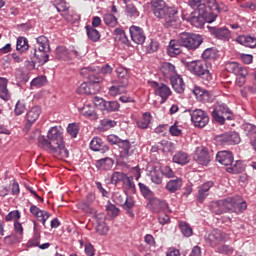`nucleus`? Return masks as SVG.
Segmentation results:
<instances>
[{
  "instance_id": "obj_1",
  "label": "nucleus",
  "mask_w": 256,
  "mask_h": 256,
  "mask_svg": "<svg viewBox=\"0 0 256 256\" xmlns=\"http://www.w3.org/2000/svg\"><path fill=\"white\" fill-rule=\"evenodd\" d=\"M41 147L53 155L56 159H69V150L65 147V140L63 139V132L57 127H52L47 134V137L41 136L39 129H36L28 137V141L33 143L37 141Z\"/></svg>"
},
{
  "instance_id": "obj_2",
  "label": "nucleus",
  "mask_w": 256,
  "mask_h": 256,
  "mask_svg": "<svg viewBox=\"0 0 256 256\" xmlns=\"http://www.w3.org/2000/svg\"><path fill=\"white\" fill-rule=\"evenodd\" d=\"M209 209L215 215H223V213L241 215L247 210V202L241 196L227 197L211 202Z\"/></svg>"
},
{
  "instance_id": "obj_3",
  "label": "nucleus",
  "mask_w": 256,
  "mask_h": 256,
  "mask_svg": "<svg viewBox=\"0 0 256 256\" xmlns=\"http://www.w3.org/2000/svg\"><path fill=\"white\" fill-rule=\"evenodd\" d=\"M151 10L158 19H165V27L177 29L181 25L179 18V9L176 7H167L163 0H151Z\"/></svg>"
},
{
  "instance_id": "obj_4",
  "label": "nucleus",
  "mask_w": 256,
  "mask_h": 256,
  "mask_svg": "<svg viewBox=\"0 0 256 256\" xmlns=\"http://www.w3.org/2000/svg\"><path fill=\"white\" fill-rule=\"evenodd\" d=\"M193 9H198L206 23H213L217 19V15L221 13L219 4L216 0H207L206 4L203 0H192L189 3Z\"/></svg>"
},
{
  "instance_id": "obj_5",
  "label": "nucleus",
  "mask_w": 256,
  "mask_h": 256,
  "mask_svg": "<svg viewBox=\"0 0 256 256\" xmlns=\"http://www.w3.org/2000/svg\"><path fill=\"white\" fill-rule=\"evenodd\" d=\"M186 67L190 73L196 75V77H200V79H204V81H211L213 76L211 75V64L203 61H192L186 62Z\"/></svg>"
},
{
  "instance_id": "obj_6",
  "label": "nucleus",
  "mask_w": 256,
  "mask_h": 256,
  "mask_svg": "<svg viewBox=\"0 0 256 256\" xmlns=\"http://www.w3.org/2000/svg\"><path fill=\"white\" fill-rule=\"evenodd\" d=\"M112 199L116 205H120V207L127 211L130 217H135V214L131 211L133 207H135V200H133V197H128L126 192H114Z\"/></svg>"
},
{
  "instance_id": "obj_7",
  "label": "nucleus",
  "mask_w": 256,
  "mask_h": 256,
  "mask_svg": "<svg viewBox=\"0 0 256 256\" xmlns=\"http://www.w3.org/2000/svg\"><path fill=\"white\" fill-rule=\"evenodd\" d=\"M178 43H180L182 47H186L189 51H195V49H199L203 43V37L199 34L183 33L181 37L178 38Z\"/></svg>"
},
{
  "instance_id": "obj_8",
  "label": "nucleus",
  "mask_w": 256,
  "mask_h": 256,
  "mask_svg": "<svg viewBox=\"0 0 256 256\" xmlns=\"http://www.w3.org/2000/svg\"><path fill=\"white\" fill-rule=\"evenodd\" d=\"M204 239L210 247H217V245H221V243H225L227 241L228 236L227 233L223 232L220 229H214L210 233H207L204 236Z\"/></svg>"
},
{
  "instance_id": "obj_9",
  "label": "nucleus",
  "mask_w": 256,
  "mask_h": 256,
  "mask_svg": "<svg viewBox=\"0 0 256 256\" xmlns=\"http://www.w3.org/2000/svg\"><path fill=\"white\" fill-rule=\"evenodd\" d=\"M182 19H184V21H188V23H191V25L197 29L205 28V18H203L199 9H194V11L189 15L182 14Z\"/></svg>"
},
{
  "instance_id": "obj_10",
  "label": "nucleus",
  "mask_w": 256,
  "mask_h": 256,
  "mask_svg": "<svg viewBox=\"0 0 256 256\" xmlns=\"http://www.w3.org/2000/svg\"><path fill=\"white\" fill-rule=\"evenodd\" d=\"M212 117L216 123L220 125H225L226 119H231V112L225 104L218 105L212 111Z\"/></svg>"
},
{
  "instance_id": "obj_11",
  "label": "nucleus",
  "mask_w": 256,
  "mask_h": 256,
  "mask_svg": "<svg viewBox=\"0 0 256 256\" xmlns=\"http://www.w3.org/2000/svg\"><path fill=\"white\" fill-rule=\"evenodd\" d=\"M51 50L34 48L30 52L31 62L39 65H45L49 61V53Z\"/></svg>"
},
{
  "instance_id": "obj_12",
  "label": "nucleus",
  "mask_w": 256,
  "mask_h": 256,
  "mask_svg": "<svg viewBox=\"0 0 256 256\" xmlns=\"http://www.w3.org/2000/svg\"><path fill=\"white\" fill-rule=\"evenodd\" d=\"M191 121L195 127H205L209 123V116L205 111L196 109L191 113Z\"/></svg>"
},
{
  "instance_id": "obj_13",
  "label": "nucleus",
  "mask_w": 256,
  "mask_h": 256,
  "mask_svg": "<svg viewBox=\"0 0 256 256\" xmlns=\"http://www.w3.org/2000/svg\"><path fill=\"white\" fill-rule=\"evenodd\" d=\"M120 159H128L135 153V148L129 140H122L118 144Z\"/></svg>"
},
{
  "instance_id": "obj_14",
  "label": "nucleus",
  "mask_w": 256,
  "mask_h": 256,
  "mask_svg": "<svg viewBox=\"0 0 256 256\" xmlns=\"http://www.w3.org/2000/svg\"><path fill=\"white\" fill-rule=\"evenodd\" d=\"M39 115H41V107L34 106L32 107L29 112L26 114L27 123L25 125L24 131L29 133V129L37 119H39Z\"/></svg>"
},
{
  "instance_id": "obj_15",
  "label": "nucleus",
  "mask_w": 256,
  "mask_h": 256,
  "mask_svg": "<svg viewBox=\"0 0 256 256\" xmlns=\"http://www.w3.org/2000/svg\"><path fill=\"white\" fill-rule=\"evenodd\" d=\"M148 207L152 213H161L166 209H169V204L165 200L159 198H150Z\"/></svg>"
},
{
  "instance_id": "obj_16",
  "label": "nucleus",
  "mask_w": 256,
  "mask_h": 256,
  "mask_svg": "<svg viewBox=\"0 0 256 256\" xmlns=\"http://www.w3.org/2000/svg\"><path fill=\"white\" fill-rule=\"evenodd\" d=\"M80 75L86 77V79L90 80L92 83L103 81V77L97 75L96 67H84L80 70Z\"/></svg>"
},
{
  "instance_id": "obj_17",
  "label": "nucleus",
  "mask_w": 256,
  "mask_h": 256,
  "mask_svg": "<svg viewBox=\"0 0 256 256\" xmlns=\"http://www.w3.org/2000/svg\"><path fill=\"white\" fill-rule=\"evenodd\" d=\"M152 87H157L155 94L158 95V97H161V103H165V101L171 97V88H169V86L165 84L159 86V83L152 82Z\"/></svg>"
},
{
  "instance_id": "obj_18",
  "label": "nucleus",
  "mask_w": 256,
  "mask_h": 256,
  "mask_svg": "<svg viewBox=\"0 0 256 256\" xmlns=\"http://www.w3.org/2000/svg\"><path fill=\"white\" fill-rule=\"evenodd\" d=\"M194 159L196 162L199 163V165H209V163L211 162L209 150L205 147L197 148Z\"/></svg>"
},
{
  "instance_id": "obj_19",
  "label": "nucleus",
  "mask_w": 256,
  "mask_h": 256,
  "mask_svg": "<svg viewBox=\"0 0 256 256\" xmlns=\"http://www.w3.org/2000/svg\"><path fill=\"white\" fill-rule=\"evenodd\" d=\"M170 83L175 93H178V95H183V93H185V82L181 75L177 74L175 76H171Z\"/></svg>"
},
{
  "instance_id": "obj_20",
  "label": "nucleus",
  "mask_w": 256,
  "mask_h": 256,
  "mask_svg": "<svg viewBox=\"0 0 256 256\" xmlns=\"http://www.w3.org/2000/svg\"><path fill=\"white\" fill-rule=\"evenodd\" d=\"M234 159L235 157L233 156V152L227 150L220 151L216 155V161H218V163L224 165L225 167L231 165Z\"/></svg>"
},
{
  "instance_id": "obj_21",
  "label": "nucleus",
  "mask_w": 256,
  "mask_h": 256,
  "mask_svg": "<svg viewBox=\"0 0 256 256\" xmlns=\"http://www.w3.org/2000/svg\"><path fill=\"white\" fill-rule=\"evenodd\" d=\"M242 129L245 131V134L250 139V144L252 145L254 151H256V126L253 124H243Z\"/></svg>"
},
{
  "instance_id": "obj_22",
  "label": "nucleus",
  "mask_w": 256,
  "mask_h": 256,
  "mask_svg": "<svg viewBox=\"0 0 256 256\" xmlns=\"http://www.w3.org/2000/svg\"><path fill=\"white\" fill-rule=\"evenodd\" d=\"M214 183L213 181H208L202 184L200 187H198V195L197 199L199 203H203L207 197H209V189L213 187Z\"/></svg>"
},
{
  "instance_id": "obj_23",
  "label": "nucleus",
  "mask_w": 256,
  "mask_h": 256,
  "mask_svg": "<svg viewBox=\"0 0 256 256\" xmlns=\"http://www.w3.org/2000/svg\"><path fill=\"white\" fill-rule=\"evenodd\" d=\"M90 149L92 151H99L100 153H107L109 146L103 143V140L99 137H94L90 142Z\"/></svg>"
},
{
  "instance_id": "obj_24",
  "label": "nucleus",
  "mask_w": 256,
  "mask_h": 256,
  "mask_svg": "<svg viewBox=\"0 0 256 256\" xmlns=\"http://www.w3.org/2000/svg\"><path fill=\"white\" fill-rule=\"evenodd\" d=\"M120 35V39H124L128 42L129 41V37L132 39L133 42L136 43V45H143L145 43V39H147V37H145L142 33H128V35L126 33H119Z\"/></svg>"
},
{
  "instance_id": "obj_25",
  "label": "nucleus",
  "mask_w": 256,
  "mask_h": 256,
  "mask_svg": "<svg viewBox=\"0 0 256 256\" xmlns=\"http://www.w3.org/2000/svg\"><path fill=\"white\" fill-rule=\"evenodd\" d=\"M57 59H63V57H67L68 55H73L74 57H81V52L77 49H72L67 51V48L64 46H59L56 48Z\"/></svg>"
},
{
  "instance_id": "obj_26",
  "label": "nucleus",
  "mask_w": 256,
  "mask_h": 256,
  "mask_svg": "<svg viewBox=\"0 0 256 256\" xmlns=\"http://www.w3.org/2000/svg\"><path fill=\"white\" fill-rule=\"evenodd\" d=\"M236 41L240 43V45H244V47H249L250 49H255L256 47V38L253 36L243 34L238 36Z\"/></svg>"
},
{
  "instance_id": "obj_27",
  "label": "nucleus",
  "mask_w": 256,
  "mask_h": 256,
  "mask_svg": "<svg viewBox=\"0 0 256 256\" xmlns=\"http://www.w3.org/2000/svg\"><path fill=\"white\" fill-rule=\"evenodd\" d=\"M181 43H179V39L177 40H171L169 43V46L167 48V53L169 57H177V55L181 54Z\"/></svg>"
},
{
  "instance_id": "obj_28",
  "label": "nucleus",
  "mask_w": 256,
  "mask_h": 256,
  "mask_svg": "<svg viewBox=\"0 0 256 256\" xmlns=\"http://www.w3.org/2000/svg\"><path fill=\"white\" fill-rule=\"evenodd\" d=\"M115 164V160L113 158H102L98 161H96V167L100 169V171H109L113 168V165Z\"/></svg>"
},
{
  "instance_id": "obj_29",
  "label": "nucleus",
  "mask_w": 256,
  "mask_h": 256,
  "mask_svg": "<svg viewBox=\"0 0 256 256\" xmlns=\"http://www.w3.org/2000/svg\"><path fill=\"white\" fill-rule=\"evenodd\" d=\"M227 173H232L234 175H239V173H243L245 171V167L243 166V162L237 160H233L228 167H226Z\"/></svg>"
},
{
  "instance_id": "obj_30",
  "label": "nucleus",
  "mask_w": 256,
  "mask_h": 256,
  "mask_svg": "<svg viewBox=\"0 0 256 256\" xmlns=\"http://www.w3.org/2000/svg\"><path fill=\"white\" fill-rule=\"evenodd\" d=\"M181 187H183V179L176 178L168 181L165 189L168 190L169 193H177Z\"/></svg>"
},
{
  "instance_id": "obj_31",
  "label": "nucleus",
  "mask_w": 256,
  "mask_h": 256,
  "mask_svg": "<svg viewBox=\"0 0 256 256\" xmlns=\"http://www.w3.org/2000/svg\"><path fill=\"white\" fill-rule=\"evenodd\" d=\"M161 73L166 77V79H171V77H175L177 71L175 70V65L165 62L162 64Z\"/></svg>"
},
{
  "instance_id": "obj_32",
  "label": "nucleus",
  "mask_w": 256,
  "mask_h": 256,
  "mask_svg": "<svg viewBox=\"0 0 256 256\" xmlns=\"http://www.w3.org/2000/svg\"><path fill=\"white\" fill-rule=\"evenodd\" d=\"M118 83H122V87H127L129 85V74L127 69L123 67H118L116 69Z\"/></svg>"
},
{
  "instance_id": "obj_33",
  "label": "nucleus",
  "mask_w": 256,
  "mask_h": 256,
  "mask_svg": "<svg viewBox=\"0 0 256 256\" xmlns=\"http://www.w3.org/2000/svg\"><path fill=\"white\" fill-rule=\"evenodd\" d=\"M202 59L205 61H215L219 59V50L217 48H207L202 53Z\"/></svg>"
},
{
  "instance_id": "obj_34",
  "label": "nucleus",
  "mask_w": 256,
  "mask_h": 256,
  "mask_svg": "<svg viewBox=\"0 0 256 256\" xmlns=\"http://www.w3.org/2000/svg\"><path fill=\"white\" fill-rule=\"evenodd\" d=\"M79 111L84 117H90V119H93L94 121H96V119H99L97 112H95V108L89 105H84L82 108H79Z\"/></svg>"
},
{
  "instance_id": "obj_35",
  "label": "nucleus",
  "mask_w": 256,
  "mask_h": 256,
  "mask_svg": "<svg viewBox=\"0 0 256 256\" xmlns=\"http://www.w3.org/2000/svg\"><path fill=\"white\" fill-rule=\"evenodd\" d=\"M150 179L155 185H161L163 183V173L157 168H152Z\"/></svg>"
},
{
  "instance_id": "obj_36",
  "label": "nucleus",
  "mask_w": 256,
  "mask_h": 256,
  "mask_svg": "<svg viewBox=\"0 0 256 256\" xmlns=\"http://www.w3.org/2000/svg\"><path fill=\"white\" fill-rule=\"evenodd\" d=\"M173 163L187 165L189 163V155L183 151H179L173 156Z\"/></svg>"
},
{
  "instance_id": "obj_37",
  "label": "nucleus",
  "mask_w": 256,
  "mask_h": 256,
  "mask_svg": "<svg viewBox=\"0 0 256 256\" xmlns=\"http://www.w3.org/2000/svg\"><path fill=\"white\" fill-rule=\"evenodd\" d=\"M151 124V113L145 112L140 120L137 121L139 129H147Z\"/></svg>"
},
{
  "instance_id": "obj_38",
  "label": "nucleus",
  "mask_w": 256,
  "mask_h": 256,
  "mask_svg": "<svg viewBox=\"0 0 256 256\" xmlns=\"http://www.w3.org/2000/svg\"><path fill=\"white\" fill-rule=\"evenodd\" d=\"M126 87L127 86H123V83L118 82V85L109 88V95H111V97H117V95H121V93L125 92Z\"/></svg>"
},
{
  "instance_id": "obj_39",
  "label": "nucleus",
  "mask_w": 256,
  "mask_h": 256,
  "mask_svg": "<svg viewBox=\"0 0 256 256\" xmlns=\"http://www.w3.org/2000/svg\"><path fill=\"white\" fill-rule=\"evenodd\" d=\"M37 42V49H46L47 51H51V46H49V38L47 36H39L36 39Z\"/></svg>"
},
{
  "instance_id": "obj_40",
  "label": "nucleus",
  "mask_w": 256,
  "mask_h": 256,
  "mask_svg": "<svg viewBox=\"0 0 256 256\" xmlns=\"http://www.w3.org/2000/svg\"><path fill=\"white\" fill-rule=\"evenodd\" d=\"M113 69H115V65L104 64L101 67H96V75H99V73L102 75H111Z\"/></svg>"
},
{
  "instance_id": "obj_41",
  "label": "nucleus",
  "mask_w": 256,
  "mask_h": 256,
  "mask_svg": "<svg viewBox=\"0 0 256 256\" xmlns=\"http://www.w3.org/2000/svg\"><path fill=\"white\" fill-rule=\"evenodd\" d=\"M16 49L17 51H20V53H24V51H27V49H29V43L27 42V38L19 37L17 39Z\"/></svg>"
},
{
  "instance_id": "obj_42",
  "label": "nucleus",
  "mask_w": 256,
  "mask_h": 256,
  "mask_svg": "<svg viewBox=\"0 0 256 256\" xmlns=\"http://www.w3.org/2000/svg\"><path fill=\"white\" fill-rule=\"evenodd\" d=\"M139 189H140V193H142L143 197H145V199H149V201L151 199H153V191H151V189L149 188V186L143 184V183H138Z\"/></svg>"
},
{
  "instance_id": "obj_43",
  "label": "nucleus",
  "mask_w": 256,
  "mask_h": 256,
  "mask_svg": "<svg viewBox=\"0 0 256 256\" xmlns=\"http://www.w3.org/2000/svg\"><path fill=\"white\" fill-rule=\"evenodd\" d=\"M119 107H121V105L118 101H106L104 111H107L108 113H113L115 111H119Z\"/></svg>"
},
{
  "instance_id": "obj_44",
  "label": "nucleus",
  "mask_w": 256,
  "mask_h": 256,
  "mask_svg": "<svg viewBox=\"0 0 256 256\" xmlns=\"http://www.w3.org/2000/svg\"><path fill=\"white\" fill-rule=\"evenodd\" d=\"M179 227L184 237H191L193 235V228L186 222H180Z\"/></svg>"
},
{
  "instance_id": "obj_45",
  "label": "nucleus",
  "mask_w": 256,
  "mask_h": 256,
  "mask_svg": "<svg viewBox=\"0 0 256 256\" xmlns=\"http://www.w3.org/2000/svg\"><path fill=\"white\" fill-rule=\"evenodd\" d=\"M64 19H66V21L68 23H77V21H79V15H77V13H75V11L71 10V11H67L64 14H62Z\"/></svg>"
},
{
  "instance_id": "obj_46",
  "label": "nucleus",
  "mask_w": 256,
  "mask_h": 256,
  "mask_svg": "<svg viewBox=\"0 0 256 256\" xmlns=\"http://www.w3.org/2000/svg\"><path fill=\"white\" fill-rule=\"evenodd\" d=\"M115 125H117V122H115L114 120L103 119L100 121V130L109 131V129L115 127Z\"/></svg>"
},
{
  "instance_id": "obj_47",
  "label": "nucleus",
  "mask_w": 256,
  "mask_h": 256,
  "mask_svg": "<svg viewBox=\"0 0 256 256\" xmlns=\"http://www.w3.org/2000/svg\"><path fill=\"white\" fill-rule=\"evenodd\" d=\"M25 111H27V104L25 103V100H18L14 109L15 115H23Z\"/></svg>"
},
{
  "instance_id": "obj_48",
  "label": "nucleus",
  "mask_w": 256,
  "mask_h": 256,
  "mask_svg": "<svg viewBox=\"0 0 256 256\" xmlns=\"http://www.w3.org/2000/svg\"><path fill=\"white\" fill-rule=\"evenodd\" d=\"M54 7L57 9L58 13H67L69 11V4L65 2L64 0H58Z\"/></svg>"
},
{
  "instance_id": "obj_49",
  "label": "nucleus",
  "mask_w": 256,
  "mask_h": 256,
  "mask_svg": "<svg viewBox=\"0 0 256 256\" xmlns=\"http://www.w3.org/2000/svg\"><path fill=\"white\" fill-rule=\"evenodd\" d=\"M103 19L105 25L110 27H115V25H117V18L113 14H105Z\"/></svg>"
},
{
  "instance_id": "obj_50",
  "label": "nucleus",
  "mask_w": 256,
  "mask_h": 256,
  "mask_svg": "<svg viewBox=\"0 0 256 256\" xmlns=\"http://www.w3.org/2000/svg\"><path fill=\"white\" fill-rule=\"evenodd\" d=\"M106 211L108 215H110L111 217H117V215H119L120 210L119 208H117V206L111 204V202H108L106 205Z\"/></svg>"
},
{
  "instance_id": "obj_51",
  "label": "nucleus",
  "mask_w": 256,
  "mask_h": 256,
  "mask_svg": "<svg viewBox=\"0 0 256 256\" xmlns=\"http://www.w3.org/2000/svg\"><path fill=\"white\" fill-rule=\"evenodd\" d=\"M39 241H41V234L35 232L34 236L27 242V247H39Z\"/></svg>"
},
{
  "instance_id": "obj_52",
  "label": "nucleus",
  "mask_w": 256,
  "mask_h": 256,
  "mask_svg": "<svg viewBox=\"0 0 256 256\" xmlns=\"http://www.w3.org/2000/svg\"><path fill=\"white\" fill-rule=\"evenodd\" d=\"M126 15L128 17H139V11L133 4L126 5Z\"/></svg>"
},
{
  "instance_id": "obj_53",
  "label": "nucleus",
  "mask_w": 256,
  "mask_h": 256,
  "mask_svg": "<svg viewBox=\"0 0 256 256\" xmlns=\"http://www.w3.org/2000/svg\"><path fill=\"white\" fill-rule=\"evenodd\" d=\"M47 83V77L40 76L31 81V87H43Z\"/></svg>"
},
{
  "instance_id": "obj_54",
  "label": "nucleus",
  "mask_w": 256,
  "mask_h": 256,
  "mask_svg": "<svg viewBox=\"0 0 256 256\" xmlns=\"http://www.w3.org/2000/svg\"><path fill=\"white\" fill-rule=\"evenodd\" d=\"M229 135V145H237L241 143V137L237 132H228Z\"/></svg>"
},
{
  "instance_id": "obj_55",
  "label": "nucleus",
  "mask_w": 256,
  "mask_h": 256,
  "mask_svg": "<svg viewBox=\"0 0 256 256\" xmlns=\"http://www.w3.org/2000/svg\"><path fill=\"white\" fill-rule=\"evenodd\" d=\"M240 66L241 64L237 62H228L226 64V70H228L229 73H234V75H236L239 71Z\"/></svg>"
},
{
  "instance_id": "obj_56",
  "label": "nucleus",
  "mask_w": 256,
  "mask_h": 256,
  "mask_svg": "<svg viewBox=\"0 0 256 256\" xmlns=\"http://www.w3.org/2000/svg\"><path fill=\"white\" fill-rule=\"evenodd\" d=\"M169 133L173 135V137H179L181 133H183V130L181 126L177 125V122H175L174 125L169 128Z\"/></svg>"
},
{
  "instance_id": "obj_57",
  "label": "nucleus",
  "mask_w": 256,
  "mask_h": 256,
  "mask_svg": "<svg viewBox=\"0 0 256 256\" xmlns=\"http://www.w3.org/2000/svg\"><path fill=\"white\" fill-rule=\"evenodd\" d=\"M125 173L123 172H114L111 176V183L117 185L120 181H123Z\"/></svg>"
},
{
  "instance_id": "obj_58",
  "label": "nucleus",
  "mask_w": 256,
  "mask_h": 256,
  "mask_svg": "<svg viewBox=\"0 0 256 256\" xmlns=\"http://www.w3.org/2000/svg\"><path fill=\"white\" fill-rule=\"evenodd\" d=\"M90 82H84L82 83L78 88V93H84V95H91L92 93H95V91H90Z\"/></svg>"
},
{
  "instance_id": "obj_59",
  "label": "nucleus",
  "mask_w": 256,
  "mask_h": 256,
  "mask_svg": "<svg viewBox=\"0 0 256 256\" xmlns=\"http://www.w3.org/2000/svg\"><path fill=\"white\" fill-rule=\"evenodd\" d=\"M50 215L49 212L44 211V210H40L37 214H36V218L38 219V221H41L42 225H44L45 227V222L47 221V219H49Z\"/></svg>"
},
{
  "instance_id": "obj_60",
  "label": "nucleus",
  "mask_w": 256,
  "mask_h": 256,
  "mask_svg": "<svg viewBox=\"0 0 256 256\" xmlns=\"http://www.w3.org/2000/svg\"><path fill=\"white\" fill-rule=\"evenodd\" d=\"M108 231H109V227H107V224H105V222H100L97 224L96 232L99 235H107Z\"/></svg>"
},
{
  "instance_id": "obj_61",
  "label": "nucleus",
  "mask_w": 256,
  "mask_h": 256,
  "mask_svg": "<svg viewBox=\"0 0 256 256\" xmlns=\"http://www.w3.org/2000/svg\"><path fill=\"white\" fill-rule=\"evenodd\" d=\"M160 171L162 173V176L164 175V177H167V179H171V178L175 177V172L169 166L163 167L162 170H160Z\"/></svg>"
},
{
  "instance_id": "obj_62",
  "label": "nucleus",
  "mask_w": 256,
  "mask_h": 256,
  "mask_svg": "<svg viewBox=\"0 0 256 256\" xmlns=\"http://www.w3.org/2000/svg\"><path fill=\"white\" fill-rule=\"evenodd\" d=\"M122 140L123 139L119 138V136L115 134H110L107 136L108 143H110V145H117V147L119 146Z\"/></svg>"
},
{
  "instance_id": "obj_63",
  "label": "nucleus",
  "mask_w": 256,
  "mask_h": 256,
  "mask_svg": "<svg viewBox=\"0 0 256 256\" xmlns=\"http://www.w3.org/2000/svg\"><path fill=\"white\" fill-rule=\"evenodd\" d=\"M67 133L73 138L77 137L79 133V128H77V124H69L67 127Z\"/></svg>"
},
{
  "instance_id": "obj_64",
  "label": "nucleus",
  "mask_w": 256,
  "mask_h": 256,
  "mask_svg": "<svg viewBox=\"0 0 256 256\" xmlns=\"http://www.w3.org/2000/svg\"><path fill=\"white\" fill-rule=\"evenodd\" d=\"M122 183L124 185H127L128 189H135V183L133 182V177H129L127 176V174H124Z\"/></svg>"
}]
</instances>
